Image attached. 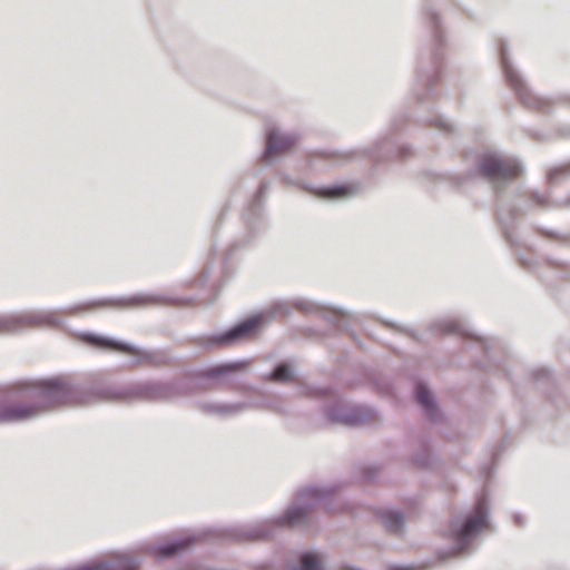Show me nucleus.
I'll use <instances>...</instances> for the list:
<instances>
[{"instance_id":"f257e3e1","label":"nucleus","mask_w":570,"mask_h":570,"mask_svg":"<svg viewBox=\"0 0 570 570\" xmlns=\"http://www.w3.org/2000/svg\"><path fill=\"white\" fill-rule=\"evenodd\" d=\"M480 170L491 181H507L517 178L521 168L512 159L485 156L480 164Z\"/></svg>"},{"instance_id":"f03ea898","label":"nucleus","mask_w":570,"mask_h":570,"mask_svg":"<svg viewBox=\"0 0 570 570\" xmlns=\"http://www.w3.org/2000/svg\"><path fill=\"white\" fill-rule=\"evenodd\" d=\"M48 316L38 314H17L0 316V333H14L26 328H32L49 324Z\"/></svg>"},{"instance_id":"7ed1b4c3","label":"nucleus","mask_w":570,"mask_h":570,"mask_svg":"<svg viewBox=\"0 0 570 570\" xmlns=\"http://www.w3.org/2000/svg\"><path fill=\"white\" fill-rule=\"evenodd\" d=\"M296 137L292 135L281 134L276 129H271L267 132L265 157L269 158L276 155L285 154L296 145Z\"/></svg>"},{"instance_id":"20e7f679","label":"nucleus","mask_w":570,"mask_h":570,"mask_svg":"<svg viewBox=\"0 0 570 570\" xmlns=\"http://www.w3.org/2000/svg\"><path fill=\"white\" fill-rule=\"evenodd\" d=\"M485 524V509L482 502H479L475 512L469 517L461 529L454 533L460 543H465L473 534L480 531Z\"/></svg>"},{"instance_id":"39448f33","label":"nucleus","mask_w":570,"mask_h":570,"mask_svg":"<svg viewBox=\"0 0 570 570\" xmlns=\"http://www.w3.org/2000/svg\"><path fill=\"white\" fill-rule=\"evenodd\" d=\"M259 324L258 317L249 318L242 324L237 325L233 330H230L228 333H226L224 336L219 338V342L226 343L239 337L247 336L250 334Z\"/></svg>"},{"instance_id":"423d86ee","label":"nucleus","mask_w":570,"mask_h":570,"mask_svg":"<svg viewBox=\"0 0 570 570\" xmlns=\"http://www.w3.org/2000/svg\"><path fill=\"white\" fill-rule=\"evenodd\" d=\"M87 341L98 347L110 348L128 354H134L132 348L124 343L115 342L99 336H89L87 337Z\"/></svg>"},{"instance_id":"0eeeda50","label":"nucleus","mask_w":570,"mask_h":570,"mask_svg":"<svg viewBox=\"0 0 570 570\" xmlns=\"http://www.w3.org/2000/svg\"><path fill=\"white\" fill-rule=\"evenodd\" d=\"M382 521L389 532H399L403 527V517L393 511H384L382 513Z\"/></svg>"},{"instance_id":"6e6552de","label":"nucleus","mask_w":570,"mask_h":570,"mask_svg":"<svg viewBox=\"0 0 570 570\" xmlns=\"http://www.w3.org/2000/svg\"><path fill=\"white\" fill-rule=\"evenodd\" d=\"M249 366L248 362H237V363H230L226 365H219L215 367H210L206 371V374L212 377H217L219 375H223L227 372H235V371H242L246 370Z\"/></svg>"},{"instance_id":"1a4fd4ad","label":"nucleus","mask_w":570,"mask_h":570,"mask_svg":"<svg viewBox=\"0 0 570 570\" xmlns=\"http://www.w3.org/2000/svg\"><path fill=\"white\" fill-rule=\"evenodd\" d=\"M415 394L417 402L425 409L429 414H432L435 405L430 391L423 384H417Z\"/></svg>"},{"instance_id":"9d476101","label":"nucleus","mask_w":570,"mask_h":570,"mask_svg":"<svg viewBox=\"0 0 570 570\" xmlns=\"http://www.w3.org/2000/svg\"><path fill=\"white\" fill-rule=\"evenodd\" d=\"M354 189L351 186L342 185L332 188H323L316 191V195L325 198H338L353 194Z\"/></svg>"},{"instance_id":"9b49d317","label":"nucleus","mask_w":570,"mask_h":570,"mask_svg":"<svg viewBox=\"0 0 570 570\" xmlns=\"http://www.w3.org/2000/svg\"><path fill=\"white\" fill-rule=\"evenodd\" d=\"M307 519V511L301 508H293L287 511L283 518V522L288 525H298Z\"/></svg>"},{"instance_id":"f8f14e48","label":"nucleus","mask_w":570,"mask_h":570,"mask_svg":"<svg viewBox=\"0 0 570 570\" xmlns=\"http://www.w3.org/2000/svg\"><path fill=\"white\" fill-rule=\"evenodd\" d=\"M187 546V541H179L175 543H169L161 547H154L153 552L158 557H169L178 551L183 550Z\"/></svg>"},{"instance_id":"ddd939ff","label":"nucleus","mask_w":570,"mask_h":570,"mask_svg":"<svg viewBox=\"0 0 570 570\" xmlns=\"http://www.w3.org/2000/svg\"><path fill=\"white\" fill-rule=\"evenodd\" d=\"M301 570H322L323 563L318 556L304 553L301 558Z\"/></svg>"},{"instance_id":"4468645a","label":"nucleus","mask_w":570,"mask_h":570,"mask_svg":"<svg viewBox=\"0 0 570 570\" xmlns=\"http://www.w3.org/2000/svg\"><path fill=\"white\" fill-rule=\"evenodd\" d=\"M505 78L510 87L521 96L524 91V87L520 77L513 70L505 69Z\"/></svg>"},{"instance_id":"2eb2a0df","label":"nucleus","mask_w":570,"mask_h":570,"mask_svg":"<svg viewBox=\"0 0 570 570\" xmlns=\"http://www.w3.org/2000/svg\"><path fill=\"white\" fill-rule=\"evenodd\" d=\"M291 377H292V372H291L289 366L286 364L278 365L272 374V380L277 381V382H287L291 380Z\"/></svg>"},{"instance_id":"dca6fc26","label":"nucleus","mask_w":570,"mask_h":570,"mask_svg":"<svg viewBox=\"0 0 570 570\" xmlns=\"http://www.w3.org/2000/svg\"><path fill=\"white\" fill-rule=\"evenodd\" d=\"M110 305L111 304H110L109 301L99 299V301H91V302H88V303H83V304L77 306L75 309L76 311L86 312V311H94V309H97V308L107 307V306H110Z\"/></svg>"},{"instance_id":"f3484780","label":"nucleus","mask_w":570,"mask_h":570,"mask_svg":"<svg viewBox=\"0 0 570 570\" xmlns=\"http://www.w3.org/2000/svg\"><path fill=\"white\" fill-rule=\"evenodd\" d=\"M171 396V387L169 385L165 384H158L155 385L151 390V397L153 399H168Z\"/></svg>"},{"instance_id":"a211bd4d","label":"nucleus","mask_w":570,"mask_h":570,"mask_svg":"<svg viewBox=\"0 0 570 570\" xmlns=\"http://www.w3.org/2000/svg\"><path fill=\"white\" fill-rule=\"evenodd\" d=\"M390 570H414V569L410 568V567H392Z\"/></svg>"}]
</instances>
